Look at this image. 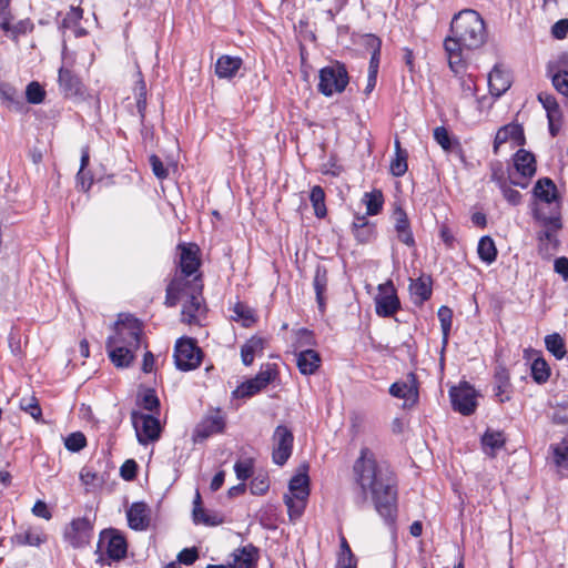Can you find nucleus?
Here are the masks:
<instances>
[{"label": "nucleus", "mask_w": 568, "mask_h": 568, "mask_svg": "<svg viewBox=\"0 0 568 568\" xmlns=\"http://www.w3.org/2000/svg\"><path fill=\"white\" fill-rule=\"evenodd\" d=\"M106 542V555L113 560H121L126 556L128 544L123 535L115 529L103 530L100 542Z\"/></svg>", "instance_id": "nucleus-19"}, {"label": "nucleus", "mask_w": 568, "mask_h": 568, "mask_svg": "<svg viewBox=\"0 0 568 568\" xmlns=\"http://www.w3.org/2000/svg\"><path fill=\"white\" fill-rule=\"evenodd\" d=\"M525 143L523 128L517 123H508L501 126L494 140V152L496 154L507 152Z\"/></svg>", "instance_id": "nucleus-12"}, {"label": "nucleus", "mask_w": 568, "mask_h": 568, "mask_svg": "<svg viewBox=\"0 0 568 568\" xmlns=\"http://www.w3.org/2000/svg\"><path fill=\"white\" fill-rule=\"evenodd\" d=\"M546 348L557 358L562 359L566 355V347L559 334H551L545 338Z\"/></svg>", "instance_id": "nucleus-47"}, {"label": "nucleus", "mask_w": 568, "mask_h": 568, "mask_svg": "<svg viewBox=\"0 0 568 568\" xmlns=\"http://www.w3.org/2000/svg\"><path fill=\"white\" fill-rule=\"evenodd\" d=\"M393 217L398 241L409 247L415 246V239L406 212L400 206H396Z\"/></svg>", "instance_id": "nucleus-27"}, {"label": "nucleus", "mask_w": 568, "mask_h": 568, "mask_svg": "<svg viewBox=\"0 0 568 568\" xmlns=\"http://www.w3.org/2000/svg\"><path fill=\"white\" fill-rule=\"evenodd\" d=\"M328 274L324 265L317 264L315 268L313 286L316 295V302L321 312L325 310V294L327 291Z\"/></svg>", "instance_id": "nucleus-35"}, {"label": "nucleus", "mask_w": 568, "mask_h": 568, "mask_svg": "<svg viewBox=\"0 0 568 568\" xmlns=\"http://www.w3.org/2000/svg\"><path fill=\"white\" fill-rule=\"evenodd\" d=\"M538 101L542 104L544 109L547 112L549 131L551 135H556L559 130L561 120V112L556 98L550 93L540 92L538 94Z\"/></svg>", "instance_id": "nucleus-24"}, {"label": "nucleus", "mask_w": 568, "mask_h": 568, "mask_svg": "<svg viewBox=\"0 0 568 568\" xmlns=\"http://www.w3.org/2000/svg\"><path fill=\"white\" fill-rule=\"evenodd\" d=\"M407 158L408 153L395 154V158L390 162V173L394 176H403L407 172Z\"/></svg>", "instance_id": "nucleus-56"}, {"label": "nucleus", "mask_w": 568, "mask_h": 568, "mask_svg": "<svg viewBox=\"0 0 568 568\" xmlns=\"http://www.w3.org/2000/svg\"><path fill=\"white\" fill-rule=\"evenodd\" d=\"M496 387H495V396L500 402L504 403L509 400L510 398V384H509V374L507 369L500 367L496 374Z\"/></svg>", "instance_id": "nucleus-39"}, {"label": "nucleus", "mask_w": 568, "mask_h": 568, "mask_svg": "<svg viewBox=\"0 0 568 568\" xmlns=\"http://www.w3.org/2000/svg\"><path fill=\"white\" fill-rule=\"evenodd\" d=\"M438 318L440 321L443 338H444V342H446L449 331H450V327H452V318H453L452 310L447 306H442L438 310Z\"/></svg>", "instance_id": "nucleus-55"}, {"label": "nucleus", "mask_w": 568, "mask_h": 568, "mask_svg": "<svg viewBox=\"0 0 568 568\" xmlns=\"http://www.w3.org/2000/svg\"><path fill=\"white\" fill-rule=\"evenodd\" d=\"M64 446L69 452L78 453L87 446V438L81 432H74L64 438Z\"/></svg>", "instance_id": "nucleus-49"}, {"label": "nucleus", "mask_w": 568, "mask_h": 568, "mask_svg": "<svg viewBox=\"0 0 568 568\" xmlns=\"http://www.w3.org/2000/svg\"><path fill=\"white\" fill-rule=\"evenodd\" d=\"M505 200L511 205H518L521 201V194L510 187L507 183H501V187H499Z\"/></svg>", "instance_id": "nucleus-63"}, {"label": "nucleus", "mask_w": 568, "mask_h": 568, "mask_svg": "<svg viewBox=\"0 0 568 568\" xmlns=\"http://www.w3.org/2000/svg\"><path fill=\"white\" fill-rule=\"evenodd\" d=\"M514 168L521 180L513 179L511 183L526 187L528 180L531 179L536 173V159L535 155L524 149L518 150L514 155Z\"/></svg>", "instance_id": "nucleus-17"}, {"label": "nucleus", "mask_w": 568, "mask_h": 568, "mask_svg": "<svg viewBox=\"0 0 568 568\" xmlns=\"http://www.w3.org/2000/svg\"><path fill=\"white\" fill-rule=\"evenodd\" d=\"M389 394L393 397L405 400V407H413L418 403V382L414 373H408L404 381L395 382L389 387Z\"/></svg>", "instance_id": "nucleus-15"}, {"label": "nucleus", "mask_w": 568, "mask_h": 568, "mask_svg": "<svg viewBox=\"0 0 568 568\" xmlns=\"http://www.w3.org/2000/svg\"><path fill=\"white\" fill-rule=\"evenodd\" d=\"M434 139L446 152L453 151L454 145H457V141L450 139L448 131L444 126H437L434 130Z\"/></svg>", "instance_id": "nucleus-50"}, {"label": "nucleus", "mask_w": 568, "mask_h": 568, "mask_svg": "<svg viewBox=\"0 0 568 568\" xmlns=\"http://www.w3.org/2000/svg\"><path fill=\"white\" fill-rule=\"evenodd\" d=\"M0 100L2 104L14 111H21L23 109V101L19 95L16 88L10 84L0 83Z\"/></svg>", "instance_id": "nucleus-38"}, {"label": "nucleus", "mask_w": 568, "mask_h": 568, "mask_svg": "<svg viewBox=\"0 0 568 568\" xmlns=\"http://www.w3.org/2000/svg\"><path fill=\"white\" fill-rule=\"evenodd\" d=\"M348 82L349 75L345 64L334 61L320 70L317 90L324 97H332L344 92Z\"/></svg>", "instance_id": "nucleus-3"}, {"label": "nucleus", "mask_w": 568, "mask_h": 568, "mask_svg": "<svg viewBox=\"0 0 568 568\" xmlns=\"http://www.w3.org/2000/svg\"><path fill=\"white\" fill-rule=\"evenodd\" d=\"M534 195L537 199L535 216L541 223L549 224L555 229L560 227L557 209V189L550 179H540L534 187Z\"/></svg>", "instance_id": "nucleus-2"}, {"label": "nucleus", "mask_w": 568, "mask_h": 568, "mask_svg": "<svg viewBox=\"0 0 568 568\" xmlns=\"http://www.w3.org/2000/svg\"><path fill=\"white\" fill-rule=\"evenodd\" d=\"M58 84L60 92L65 98L81 97L84 94L82 80L70 68L64 65L59 69Z\"/></svg>", "instance_id": "nucleus-18"}, {"label": "nucleus", "mask_w": 568, "mask_h": 568, "mask_svg": "<svg viewBox=\"0 0 568 568\" xmlns=\"http://www.w3.org/2000/svg\"><path fill=\"white\" fill-rule=\"evenodd\" d=\"M550 450L557 470L561 475L568 476V439L565 438L560 443L551 445Z\"/></svg>", "instance_id": "nucleus-36"}, {"label": "nucleus", "mask_w": 568, "mask_h": 568, "mask_svg": "<svg viewBox=\"0 0 568 568\" xmlns=\"http://www.w3.org/2000/svg\"><path fill=\"white\" fill-rule=\"evenodd\" d=\"M138 474V464L134 459L125 460L121 468L120 475L124 480H133Z\"/></svg>", "instance_id": "nucleus-61"}, {"label": "nucleus", "mask_w": 568, "mask_h": 568, "mask_svg": "<svg viewBox=\"0 0 568 568\" xmlns=\"http://www.w3.org/2000/svg\"><path fill=\"white\" fill-rule=\"evenodd\" d=\"M273 463L283 466L286 464L293 452L294 435L292 430L284 426L278 425L273 434Z\"/></svg>", "instance_id": "nucleus-11"}, {"label": "nucleus", "mask_w": 568, "mask_h": 568, "mask_svg": "<svg viewBox=\"0 0 568 568\" xmlns=\"http://www.w3.org/2000/svg\"><path fill=\"white\" fill-rule=\"evenodd\" d=\"M277 376L276 366L266 363L261 366L260 372L251 379L242 383L233 390L235 398H248L266 388Z\"/></svg>", "instance_id": "nucleus-6"}, {"label": "nucleus", "mask_w": 568, "mask_h": 568, "mask_svg": "<svg viewBox=\"0 0 568 568\" xmlns=\"http://www.w3.org/2000/svg\"><path fill=\"white\" fill-rule=\"evenodd\" d=\"M310 201L314 209V214L318 219H324L327 214L325 205V192L322 186L315 185L311 190Z\"/></svg>", "instance_id": "nucleus-40"}, {"label": "nucleus", "mask_w": 568, "mask_h": 568, "mask_svg": "<svg viewBox=\"0 0 568 568\" xmlns=\"http://www.w3.org/2000/svg\"><path fill=\"white\" fill-rule=\"evenodd\" d=\"M400 308V301L392 281L378 285L375 311L381 317H392Z\"/></svg>", "instance_id": "nucleus-13"}, {"label": "nucleus", "mask_w": 568, "mask_h": 568, "mask_svg": "<svg viewBox=\"0 0 568 568\" xmlns=\"http://www.w3.org/2000/svg\"><path fill=\"white\" fill-rule=\"evenodd\" d=\"M9 6L10 0H0V28L3 31H8L9 24L13 19Z\"/></svg>", "instance_id": "nucleus-60"}, {"label": "nucleus", "mask_w": 568, "mask_h": 568, "mask_svg": "<svg viewBox=\"0 0 568 568\" xmlns=\"http://www.w3.org/2000/svg\"><path fill=\"white\" fill-rule=\"evenodd\" d=\"M33 24L29 19L20 20L16 24H9L8 31H4L9 37L17 39L19 36L32 31Z\"/></svg>", "instance_id": "nucleus-53"}, {"label": "nucleus", "mask_w": 568, "mask_h": 568, "mask_svg": "<svg viewBox=\"0 0 568 568\" xmlns=\"http://www.w3.org/2000/svg\"><path fill=\"white\" fill-rule=\"evenodd\" d=\"M126 518L131 529L146 530L151 523V508L144 501H135L126 510Z\"/></svg>", "instance_id": "nucleus-20"}, {"label": "nucleus", "mask_w": 568, "mask_h": 568, "mask_svg": "<svg viewBox=\"0 0 568 568\" xmlns=\"http://www.w3.org/2000/svg\"><path fill=\"white\" fill-rule=\"evenodd\" d=\"M477 252L480 260L487 264H491L497 256V248L495 242L489 236H484L479 240Z\"/></svg>", "instance_id": "nucleus-41"}, {"label": "nucleus", "mask_w": 568, "mask_h": 568, "mask_svg": "<svg viewBox=\"0 0 568 568\" xmlns=\"http://www.w3.org/2000/svg\"><path fill=\"white\" fill-rule=\"evenodd\" d=\"M181 281L180 280H173L166 287V295H165V305L168 307H174L179 300H180V293H181Z\"/></svg>", "instance_id": "nucleus-52"}, {"label": "nucleus", "mask_w": 568, "mask_h": 568, "mask_svg": "<svg viewBox=\"0 0 568 568\" xmlns=\"http://www.w3.org/2000/svg\"><path fill=\"white\" fill-rule=\"evenodd\" d=\"M231 568H255L260 558V550L253 544L236 548L232 554Z\"/></svg>", "instance_id": "nucleus-22"}, {"label": "nucleus", "mask_w": 568, "mask_h": 568, "mask_svg": "<svg viewBox=\"0 0 568 568\" xmlns=\"http://www.w3.org/2000/svg\"><path fill=\"white\" fill-rule=\"evenodd\" d=\"M550 369L546 361L541 357H537L531 363V376L538 384H544L548 381Z\"/></svg>", "instance_id": "nucleus-46"}, {"label": "nucleus", "mask_w": 568, "mask_h": 568, "mask_svg": "<svg viewBox=\"0 0 568 568\" xmlns=\"http://www.w3.org/2000/svg\"><path fill=\"white\" fill-rule=\"evenodd\" d=\"M202 283L199 277L194 278L193 293L182 306V322L186 324H200L201 317L205 314L206 307L202 298Z\"/></svg>", "instance_id": "nucleus-14"}, {"label": "nucleus", "mask_w": 568, "mask_h": 568, "mask_svg": "<svg viewBox=\"0 0 568 568\" xmlns=\"http://www.w3.org/2000/svg\"><path fill=\"white\" fill-rule=\"evenodd\" d=\"M92 536L93 524L87 516L72 519L63 530L64 540L73 548L88 546Z\"/></svg>", "instance_id": "nucleus-10"}, {"label": "nucleus", "mask_w": 568, "mask_h": 568, "mask_svg": "<svg viewBox=\"0 0 568 568\" xmlns=\"http://www.w3.org/2000/svg\"><path fill=\"white\" fill-rule=\"evenodd\" d=\"M194 507L192 511L193 521L195 525H204L209 527H214L223 524V516L216 511L205 510L201 506V495L196 491L195 499L193 501Z\"/></svg>", "instance_id": "nucleus-29"}, {"label": "nucleus", "mask_w": 568, "mask_h": 568, "mask_svg": "<svg viewBox=\"0 0 568 568\" xmlns=\"http://www.w3.org/2000/svg\"><path fill=\"white\" fill-rule=\"evenodd\" d=\"M173 357L179 371L189 372L201 365L203 352L195 339L181 337L175 343Z\"/></svg>", "instance_id": "nucleus-4"}, {"label": "nucleus", "mask_w": 568, "mask_h": 568, "mask_svg": "<svg viewBox=\"0 0 568 568\" xmlns=\"http://www.w3.org/2000/svg\"><path fill=\"white\" fill-rule=\"evenodd\" d=\"M138 404L145 410L151 413H159L160 399L153 388L145 389L138 399Z\"/></svg>", "instance_id": "nucleus-45"}, {"label": "nucleus", "mask_w": 568, "mask_h": 568, "mask_svg": "<svg viewBox=\"0 0 568 568\" xmlns=\"http://www.w3.org/2000/svg\"><path fill=\"white\" fill-rule=\"evenodd\" d=\"M433 282L430 276L422 275L416 280H410L409 294L415 305H423L428 301L433 293Z\"/></svg>", "instance_id": "nucleus-28"}, {"label": "nucleus", "mask_w": 568, "mask_h": 568, "mask_svg": "<svg viewBox=\"0 0 568 568\" xmlns=\"http://www.w3.org/2000/svg\"><path fill=\"white\" fill-rule=\"evenodd\" d=\"M363 201L366 205L367 215H376L383 209L384 196L382 191L374 190L372 192L365 193Z\"/></svg>", "instance_id": "nucleus-44"}, {"label": "nucleus", "mask_w": 568, "mask_h": 568, "mask_svg": "<svg viewBox=\"0 0 568 568\" xmlns=\"http://www.w3.org/2000/svg\"><path fill=\"white\" fill-rule=\"evenodd\" d=\"M305 470H307V467H305ZM288 490L290 493L287 495L294 496V497H302V498H308L310 496V478L306 471L297 473L294 475L290 483H288Z\"/></svg>", "instance_id": "nucleus-37"}, {"label": "nucleus", "mask_w": 568, "mask_h": 568, "mask_svg": "<svg viewBox=\"0 0 568 568\" xmlns=\"http://www.w3.org/2000/svg\"><path fill=\"white\" fill-rule=\"evenodd\" d=\"M283 499L284 504L287 507V513L291 520H295L303 515L306 507L307 498L284 495Z\"/></svg>", "instance_id": "nucleus-43"}, {"label": "nucleus", "mask_w": 568, "mask_h": 568, "mask_svg": "<svg viewBox=\"0 0 568 568\" xmlns=\"http://www.w3.org/2000/svg\"><path fill=\"white\" fill-rule=\"evenodd\" d=\"M20 408L30 414L36 420H40L42 416L41 407L34 397L22 398Z\"/></svg>", "instance_id": "nucleus-54"}, {"label": "nucleus", "mask_w": 568, "mask_h": 568, "mask_svg": "<svg viewBox=\"0 0 568 568\" xmlns=\"http://www.w3.org/2000/svg\"><path fill=\"white\" fill-rule=\"evenodd\" d=\"M353 234L358 243L366 244L375 239V224L369 222L366 216H355L353 221Z\"/></svg>", "instance_id": "nucleus-33"}, {"label": "nucleus", "mask_w": 568, "mask_h": 568, "mask_svg": "<svg viewBox=\"0 0 568 568\" xmlns=\"http://www.w3.org/2000/svg\"><path fill=\"white\" fill-rule=\"evenodd\" d=\"M242 65L243 60L240 57L223 54L215 63V74L220 79L230 80L236 75Z\"/></svg>", "instance_id": "nucleus-32"}, {"label": "nucleus", "mask_w": 568, "mask_h": 568, "mask_svg": "<svg viewBox=\"0 0 568 568\" xmlns=\"http://www.w3.org/2000/svg\"><path fill=\"white\" fill-rule=\"evenodd\" d=\"M150 161V164H151V168H152V172L153 174L160 179V180H164L168 178L169 175V172L168 170L164 168L163 165V162L161 161V159L155 155V154H152L149 159Z\"/></svg>", "instance_id": "nucleus-62"}, {"label": "nucleus", "mask_w": 568, "mask_h": 568, "mask_svg": "<svg viewBox=\"0 0 568 568\" xmlns=\"http://www.w3.org/2000/svg\"><path fill=\"white\" fill-rule=\"evenodd\" d=\"M226 426L225 416L220 408L214 409L202 418L194 429V439L204 440L214 434H221Z\"/></svg>", "instance_id": "nucleus-16"}, {"label": "nucleus", "mask_w": 568, "mask_h": 568, "mask_svg": "<svg viewBox=\"0 0 568 568\" xmlns=\"http://www.w3.org/2000/svg\"><path fill=\"white\" fill-rule=\"evenodd\" d=\"M48 536L41 527L30 526L27 528H20L12 537L11 541L16 546H32L40 547L47 542Z\"/></svg>", "instance_id": "nucleus-23"}, {"label": "nucleus", "mask_w": 568, "mask_h": 568, "mask_svg": "<svg viewBox=\"0 0 568 568\" xmlns=\"http://www.w3.org/2000/svg\"><path fill=\"white\" fill-rule=\"evenodd\" d=\"M481 397L478 390L464 382V416L470 415L476 410Z\"/></svg>", "instance_id": "nucleus-42"}, {"label": "nucleus", "mask_w": 568, "mask_h": 568, "mask_svg": "<svg viewBox=\"0 0 568 568\" xmlns=\"http://www.w3.org/2000/svg\"><path fill=\"white\" fill-rule=\"evenodd\" d=\"M266 341L257 335L250 337L241 346V359L245 366H250L254 362L255 355L263 353Z\"/></svg>", "instance_id": "nucleus-34"}, {"label": "nucleus", "mask_w": 568, "mask_h": 568, "mask_svg": "<svg viewBox=\"0 0 568 568\" xmlns=\"http://www.w3.org/2000/svg\"><path fill=\"white\" fill-rule=\"evenodd\" d=\"M45 90L37 81L30 82L26 88V99L31 104L42 103L45 99Z\"/></svg>", "instance_id": "nucleus-48"}, {"label": "nucleus", "mask_w": 568, "mask_h": 568, "mask_svg": "<svg viewBox=\"0 0 568 568\" xmlns=\"http://www.w3.org/2000/svg\"><path fill=\"white\" fill-rule=\"evenodd\" d=\"M131 422L135 429L138 442L141 445H146L150 442L159 439L161 425L158 417L139 410H132Z\"/></svg>", "instance_id": "nucleus-8"}, {"label": "nucleus", "mask_w": 568, "mask_h": 568, "mask_svg": "<svg viewBox=\"0 0 568 568\" xmlns=\"http://www.w3.org/2000/svg\"><path fill=\"white\" fill-rule=\"evenodd\" d=\"M180 254V268L185 277L192 276L197 272L201 262L197 255L199 248L195 244H182L179 246Z\"/></svg>", "instance_id": "nucleus-25"}, {"label": "nucleus", "mask_w": 568, "mask_h": 568, "mask_svg": "<svg viewBox=\"0 0 568 568\" xmlns=\"http://www.w3.org/2000/svg\"><path fill=\"white\" fill-rule=\"evenodd\" d=\"M511 82V74L503 64L497 63L488 74L489 91L495 98L503 95L510 88Z\"/></svg>", "instance_id": "nucleus-21"}, {"label": "nucleus", "mask_w": 568, "mask_h": 568, "mask_svg": "<svg viewBox=\"0 0 568 568\" xmlns=\"http://www.w3.org/2000/svg\"><path fill=\"white\" fill-rule=\"evenodd\" d=\"M142 324L132 315L120 317L114 325V335L108 338V344H122L139 348L141 345Z\"/></svg>", "instance_id": "nucleus-5"}, {"label": "nucleus", "mask_w": 568, "mask_h": 568, "mask_svg": "<svg viewBox=\"0 0 568 568\" xmlns=\"http://www.w3.org/2000/svg\"><path fill=\"white\" fill-rule=\"evenodd\" d=\"M486 41V28L478 12L464 9V47L477 49Z\"/></svg>", "instance_id": "nucleus-9"}, {"label": "nucleus", "mask_w": 568, "mask_h": 568, "mask_svg": "<svg viewBox=\"0 0 568 568\" xmlns=\"http://www.w3.org/2000/svg\"><path fill=\"white\" fill-rule=\"evenodd\" d=\"M506 437L503 432L488 428L480 438L481 449L485 455L495 457L504 448Z\"/></svg>", "instance_id": "nucleus-31"}, {"label": "nucleus", "mask_w": 568, "mask_h": 568, "mask_svg": "<svg viewBox=\"0 0 568 568\" xmlns=\"http://www.w3.org/2000/svg\"><path fill=\"white\" fill-rule=\"evenodd\" d=\"M462 17V11L453 16L448 34L444 39V51L450 70L458 75L462 70V32L457 22Z\"/></svg>", "instance_id": "nucleus-7"}, {"label": "nucleus", "mask_w": 568, "mask_h": 568, "mask_svg": "<svg viewBox=\"0 0 568 568\" xmlns=\"http://www.w3.org/2000/svg\"><path fill=\"white\" fill-rule=\"evenodd\" d=\"M136 349L128 345L106 343L109 357L116 367H128L133 362Z\"/></svg>", "instance_id": "nucleus-30"}, {"label": "nucleus", "mask_w": 568, "mask_h": 568, "mask_svg": "<svg viewBox=\"0 0 568 568\" xmlns=\"http://www.w3.org/2000/svg\"><path fill=\"white\" fill-rule=\"evenodd\" d=\"M339 539H341V556L338 559V565H343V558H345V564L356 565L357 560H356L354 554L352 552V549H351L346 538L344 537V535L341 534Z\"/></svg>", "instance_id": "nucleus-59"}, {"label": "nucleus", "mask_w": 568, "mask_h": 568, "mask_svg": "<svg viewBox=\"0 0 568 568\" xmlns=\"http://www.w3.org/2000/svg\"><path fill=\"white\" fill-rule=\"evenodd\" d=\"M551 34L555 39L562 40L568 34V19H561L551 27Z\"/></svg>", "instance_id": "nucleus-64"}, {"label": "nucleus", "mask_w": 568, "mask_h": 568, "mask_svg": "<svg viewBox=\"0 0 568 568\" xmlns=\"http://www.w3.org/2000/svg\"><path fill=\"white\" fill-rule=\"evenodd\" d=\"M315 344V339H314V335H313V332L307 329V328H300L297 332H296V343H295V347L297 351L298 348H303V347H306V346H312Z\"/></svg>", "instance_id": "nucleus-57"}, {"label": "nucleus", "mask_w": 568, "mask_h": 568, "mask_svg": "<svg viewBox=\"0 0 568 568\" xmlns=\"http://www.w3.org/2000/svg\"><path fill=\"white\" fill-rule=\"evenodd\" d=\"M254 463L253 459L246 458L237 460L234 465V471L237 479L244 481L253 475Z\"/></svg>", "instance_id": "nucleus-51"}, {"label": "nucleus", "mask_w": 568, "mask_h": 568, "mask_svg": "<svg viewBox=\"0 0 568 568\" xmlns=\"http://www.w3.org/2000/svg\"><path fill=\"white\" fill-rule=\"evenodd\" d=\"M270 488V483L266 476H257L253 478L250 484V490L253 495L262 496Z\"/></svg>", "instance_id": "nucleus-58"}, {"label": "nucleus", "mask_w": 568, "mask_h": 568, "mask_svg": "<svg viewBox=\"0 0 568 568\" xmlns=\"http://www.w3.org/2000/svg\"><path fill=\"white\" fill-rule=\"evenodd\" d=\"M353 474L361 489L355 504L362 508L369 494L378 515L393 525L397 516V478L392 467L378 460L369 448L363 447L353 465Z\"/></svg>", "instance_id": "nucleus-1"}, {"label": "nucleus", "mask_w": 568, "mask_h": 568, "mask_svg": "<svg viewBox=\"0 0 568 568\" xmlns=\"http://www.w3.org/2000/svg\"><path fill=\"white\" fill-rule=\"evenodd\" d=\"M296 366L302 375H313L320 368L322 358L317 351L306 348L295 351Z\"/></svg>", "instance_id": "nucleus-26"}]
</instances>
